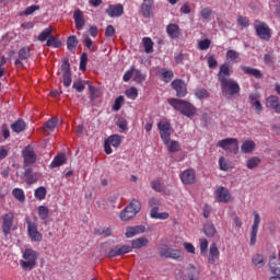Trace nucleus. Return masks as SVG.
<instances>
[{
    "mask_svg": "<svg viewBox=\"0 0 280 280\" xmlns=\"http://www.w3.org/2000/svg\"><path fill=\"white\" fill-rule=\"evenodd\" d=\"M231 70L229 62H223L220 65L219 72H218V81L220 82V88L222 95L230 100L232 97L240 96L241 88L237 81L234 79H230Z\"/></svg>",
    "mask_w": 280,
    "mask_h": 280,
    "instance_id": "obj_1",
    "label": "nucleus"
},
{
    "mask_svg": "<svg viewBox=\"0 0 280 280\" xmlns=\"http://www.w3.org/2000/svg\"><path fill=\"white\" fill-rule=\"evenodd\" d=\"M168 104L175 110H178L182 115L188 118L194 117L197 113L195 105H191V103H188V101H183L182 98H168Z\"/></svg>",
    "mask_w": 280,
    "mask_h": 280,
    "instance_id": "obj_2",
    "label": "nucleus"
},
{
    "mask_svg": "<svg viewBox=\"0 0 280 280\" xmlns=\"http://www.w3.org/2000/svg\"><path fill=\"white\" fill-rule=\"evenodd\" d=\"M39 254L37 250L26 248L23 252L22 260H20V266L23 270H33L37 266Z\"/></svg>",
    "mask_w": 280,
    "mask_h": 280,
    "instance_id": "obj_3",
    "label": "nucleus"
},
{
    "mask_svg": "<svg viewBox=\"0 0 280 280\" xmlns=\"http://www.w3.org/2000/svg\"><path fill=\"white\" fill-rule=\"evenodd\" d=\"M254 30L256 31V35L265 42H269L271 38V28L270 26L264 22V21H259V20H255L254 22Z\"/></svg>",
    "mask_w": 280,
    "mask_h": 280,
    "instance_id": "obj_4",
    "label": "nucleus"
},
{
    "mask_svg": "<svg viewBox=\"0 0 280 280\" xmlns=\"http://www.w3.org/2000/svg\"><path fill=\"white\" fill-rule=\"evenodd\" d=\"M158 129L164 145L170 144V141H172V122L170 120H160Z\"/></svg>",
    "mask_w": 280,
    "mask_h": 280,
    "instance_id": "obj_5",
    "label": "nucleus"
},
{
    "mask_svg": "<svg viewBox=\"0 0 280 280\" xmlns=\"http://www.w3.org/2000/svg\"><path fill=\"white\" fill-rule=\"evenodd\" d=\"M139 211H141V202H139L137 199H133L130 205L120 212V220L128 221L135 218Z\"/></svg>",
    "mask_w": 280,
    "mask_h": 280,
    "instance_id": "obj_6",
    "label": "nucleus"
},
{
    "mask_svg": "<svg viewBox=\"0 0 280 280\" xmlns=\"http://www.w3.org/2000/svg\"><path fill=\"white\" fill-rule=\"evenodd\" d=\"M25 222L27 224V234L32 242H42L44 236L38 231V224L33 222L30 217L25 218Z\"/></svg>",
    "mask_w": 280,
    "mask_h": 280,
    "instance_id": "obj_7",
    "label": "nucleus"
},
{
    "mask_svg": "<svg viewBox=\"0 0 280 280\" xmlns=\"http://www.w3.org/2000/svg\"><path fill=\"white\" fill-rule=\"evenodd\" d=\"M159 205H160V202L156 198L149 199V207L152 208L150 211V218L156 219V220L170 219V213H167V212L159 213Z\"/></svg>",
    "mask_w": 280,
    "mask_h": 280,
    "instance_id": "obj_8",
    "label": "nucleus"
},
{
    "mask_svg": "<svg viewBox=\"0 0 280 280\" xmlns=\"http://www.w3.org/2000/svg\"><path fill=\"white\" fill-rule=\"evenodd\" d=\"M23 166L25 168L33 166L37 162V154L33 147L28 145L22 151Z\"/></svg>",
    "mask_w": 280,
    "mask_h": 280,
    "instance_id": "obj_9",
    "label": "nucleus"
},
{
    "mask_svg": "<svg viewBox=\"0 0 280 280\" xmlns=\"http://www.w3.org/2000/svg\"><path fill=\"white\" fill-rule=\"evenodd\" d=\"M218 147L224 151H230L231 153L236 154L238 152V141L237 138H224L218 142Z\"/></svg>",
    "mask_w": 280,
    "mask_h": 280,
    "instance_id": "obj_10",
    "label": "nucleus"
},
{
    "mask_svg": "<svg viewBox=\"0 0 280 280\" xmlns=\"http://www.w3.org/2000/svg\"><path fill=\"white\" fill-rule=\"evenodd\" d=\"M61 73H62L63 86L70 88L72 84V72H71V65L68 59L63 60L61 63Z\"/></svg>",
    "mask_w": 280,
    "mask_h": 280,
    "instance_id": "obj_11",
    "label": "nucleus"
},
{
    "mask_svg": "<svg viewBox=\"0 0 280 280\" xmlns=\"http://www.w3.org/2000/svg\"><path fill=\"white\" fill-rule=\"evenodd\" d=\"M2 224H1V230L4 236H8L11 234L13 224H14V213L9 212L5 213L1 217Z\"/></svg>",
    "mask_w": 280,
    "mask_h": 280,
    "instance_id": "obj_12",
    "label": "nucleus"
},
{
    "mask_svg": "<svg viewBox=\"0 0 280 280\" xmlns=\"http://www.w3.org/2000/svg\"><path fill=\"white\" fill-rule=\"evenodd\" d=\"M110 145L113 148H119V145H121V138L118 136V133L109 136V138H107V140L104 142V151L107 155L113 153Z\"/></svg>",
    "mask_w": 280,
    "mask_h": 280,
    "instance_id": "obj_13",
    "label": "nucleus"
},
{
    "mask_svg": "<svg viewBox=\"0 0 280 280\" xmlns=\"http://www.w3.org/2000/svg\"><path fill=\"white\" fill-rule=\"evenodd\" d=\"M173 90L176 92L177 97H185L187 94V85L182 79H175L171 83Z\"/></svg>",
    "mask_w": 280,
    "mask_h": 280,
    "instance_id": "obj_14",
    "label": "nucleus"
},
{
    "mask_svg": "<svg viewBox=\"0 0 280 280\" xmlns=\"http://www.w3.org/2000/svg\"><path fill=\"white\" fill-rule=\"evenodd\" d=\"M73 20H74L75 28L78 31H82L86 24V20L84 16V12L81 9L74 10Z\"/></svg>",
    "mask_w": 280,
    "mask_h": 280,
    "instance_id": "obj_15",
    "label": "nucleus"
},
{
    "mask_svg": "<svg viewBox=\"0 0 280 280\" xmlns=\"http://www.w3.org/2000/svg\"><path fill=\"white\" fill-rule=\"evenodd\" d=\"M260 223V215L258 212H254V223L252 226V232H250V246H254L257 242V233H258V228Z\"/></svg>",
    "mask_w": 280,
    "mask_h": 280,
    "instance_id": "obj_16",
    "label": "nucleus"
},
{
    "mask_svg": "<svg viewBox=\"0 0 280 280\" xmlns=\"http://www.w3.org/2000/svg\"><path fill=\"white\" fill-rule=\"evenodd\" d=\"M105 13L109 18H120L121 15H124V4H109L108 8L105 10Z\"/></svg>",
    "mask_w": 280,
    "mask_h": 280,
    "instance_id": "obj_17",
    "label": "nucleus"
},
{
    "mask_svg": "<svg viewBox=\"0 0 280 280\" xmlns=\"http://www.w3.org/2000/svg\"><path fill=\"white\" fill-rule=\"evenodd\" d=\"M130 252H132V247H130V245L116 246L108 252L107 256L109 258H115L128 254Z\"/></svg>",
    "mask_w": 280,
    "mask_h": 280,
    "instance_id": "obj_18",
    "label": "nucleus"
},
{
    "mask_svg": "<svg viewBox=\"0 0 280 280\" xmlns=\"http://www.w3.org/2000/svg\"><path fill=\"white\" fill-rule=\"evenodd\" d=\"M266 107L275 110L276 114H280V101L278 96L270 95L266 98Z\"/></svg>",
    "mask_w": 280,
    "mask_h": 280,
    "instance_id": "obj_19",
    "label": "nucleus"
},
{
    "mask_svg": "<svg viewBox=\"0 0 280 280\" xmlns=\"http://www.w3.org/2000/svg\"><path fill=\"white\" fill-rule=\"evenodd\" d=\"M179 177L184 185H192L196 182L195 172L191 168L184 171Z\"/></svg>",
    "mask_w": 280,
    "mask_h": 280,
    "instance_id": "obj_20",
    "label": "nucleus"
},
{
    "mask_svg": "<svg viewBox=\"0 0 280 280\" xmlns=\"http://www.w3.org/2000/svg\"><path fill=\"white\" fill-rule=\"evenodd\" d=\"M166 34L172 39H177V38L182 37L180 28L176 23H170L166 25Z\"/></svg>",
    "mask_w": 280,
    "mask_h": 280,
    "instance_id": "obj_21",
    "label": "nucleus"
},
{
    "mask_svg": "<svg viewBox=\"0 0 280 280\" xmlns=\"http://www.w3.org/2000/svg\"><path fill=\"white\" fill-rule=\"evenodd\" d=\"M219 258H220V252L217 247V244L212 243L209 248L208 262L210 265H215Z\"/></svg>",
    "mask_w": 280,
    "mask_h": 280,
    "instance_id": "obj_22",
    "label": "nucleus"
},
{
    "mask_svg": "<svg viewBox=\"0 0 280 280\" xmlns=\"http://www.w3.org/2000/svg\"><path fill=\"white\" fill-rule=\"evenodd\" d=\"M217 198L219 202L228 203L230 202L232 196L230 191L224 187H219L215 191Z\"/></svg>",
    "mask_w": 280,
    "mask_h": 280,
    "instance_id": "obj_23",
    "label": "nucleus"
},
{
    "mask_svg": "<svg viewBox=\"0 0 280 280\" xmlns=\"http://www.w3.org/2000/svg\"><path fill=\"white\" fill-rule=\"evenodd\" d=\"M145 233V226L143 225H136V226H128L126 229V233H125V236L127 238H131V237H135L139 234H143Z\"/></svg>",
    "mask_w": 280,
    "mask_h": 280,
    "instance_id": "obj_24",
    "label": "nucleus"
},
{
    "mask_svg": "<svg viewBox=\"0 0 280 280\" xmlns=\"http://www.w3.org/2000/svg\"><path fill=\"white\" fill-rule=\"evenodd\" d=\"M151 187L156 192H160V194H163V195H170L171 194L170 189H167L165 187V185L163 183H161L160 179L153 180L151 183Z\"/></svg>",
    "mask_w": 280,
    "mask_h": 280,
    "instance_id": "obj_25",
    "label": "nucleus"
},
{
    "mask_svg": "<svg viewBox=\"0 0 280 280\" xmlns=\"http://www.w3.org/2000/svg\"><path fill=\"white\" fill-rule=\"evenodd\" d=\"M26 122L25 120H22V118H19V120H15V122H12L11 130L15 133H21L26 130Z\"/></svg>",
    "mask_w": 280,
    "mask_h": 280,
    "instance_id": "obj_26",
    "label": "nucleus"
},
{
    "mask_svg": "<svg viewBox=\"0 0 280 280\" xmlns=\"http://www.w3.org/2000/svg\"><path fill=\"white\" fill-rule=\"evenodd\" d=\"M152 7H154V2L143 1L141 4L140 10L144 19H150L152 16Z\"/></svg>",
    "mask_w": 280,
    "mask_h": 280,
    "instance_id": "obj_27",
    "label": "nucleus"
},
{
    "mask_svg": "<svg viewBox=\"0 0 280 280\" xmlns=\"http://www.w3.org/2000/svg\"><path fill=\"white\" fill-rule=\"evenodd\" d=\"M241 69L247 75H253L257 80L262 79V74L260 70H257V68H249V66H242Z\"/></svg>",
    "mask_w": 280,
    "mask_h": 280,
    "instance_id": "obj_28",
    "label": "nucleus"
},
{
    "mask_svg": "<svg viewBox=\"0 0 280 280\" xmlns=\"http://www.w3.org/2000/svg\"><path fill=\"white\" fill-rule=\"evenodd\" d=\"M256 143L253 140H246L241 145V151L244 154H250L255 151Z\"/></svg>",
    "mask_w": 280,
    "mask_h": 280,
    "instance_id": "obj_29",
    "label": "nucleus"
},
{
    "mask_svg": "<svg viewBox=\"0 0 280 280\" xmlns=\"http://www.w3.org/2000/svg\"><path fill=\"white\" fill-rule=\"evenodd\" d=\"M67 163V155L65 153H61L54 158L52 162L50 163V168H57L62 166L63 164Z\"/></svg>",
    "mask_w": 280,
    "mask_h": 280,
    "instance_id": "obj_30",
    "label": "nucleus"
},
{
    "mask_svg": "<svg viewBox=\"0 0 280 280\" xmlns=\"http://www.w3.org/2000/svg\"><path fill=\"white\" fill-rule=\"evenodd\" d=\"M149 243H150V241H148V238H145V237H139L137 240H133L131 242V246H130L131 252H132V249H141L142 247L148 246Z\"/></svg>",
    "mask_w": 280,
    "mask_h": 280,
    "instance_id": "obj_31",
    "label": "nucleus"
},
{
    "mask_svg": "<svg viewBox=\"0 0 280 280\" xmlns=\"http://www.w3.org/2000/svg\"><path fill=\"white\" fill-rule=\"evenodd\" d=\"M269 268H270L272 275L280 277V261L276 257L270 258Z\"/></svg>",
    "mask_w": 280,
    "mask_h": 280,
    "instance_id": "obj_32",
    "label": "nucleus"
},
{
    "mask_svg": "<svg viewBox=\"0 0 280 280\" xmlns=\"http://www.w3.org/2000/svg\"><path fill=\"white\" fill-rule=\"evenodd\" d=\"M78 45H79V39H78L77 35H70L67 38V48H68V50H70V51L75 50Z\"/></svg>",
    "mask_w": 280,
    "mask_h": 280,
    "instance_id": "obj_33",
    "label": "nucleus"
},
{
    "mask_svg": "<svg viewBox=\"0 0 280 280\" xmlns=\"http://www.w3.org/2000/svg\"><path fill=\"white\" fill-rule=\"evenodd\" d=\"M142 44L147 54H152L154 51V42L151 37H143Z\"/></svg>",
    "mask_w": 280,
    "mask_h": 280,
    "instance_id": "obj_34",
    "label": "nucleus"
},
{
    "mask_svg": "<svg viewBox=\"0 0 280 280\" xmlns=\"http://www.w3.org/2000/svg\"><path fill=\"white\" fill-rule=\"evenodd\" d=\"M161 74H162V81L166 84L172 82V79L174 78L173 70H167V68H162Z\"/></svg>",
    "mask_w": 280,
    "mask_h": 280,
    "instance_id": "obj_35",
    "label": "nucleus"
},
{
    "mask_svg": "<svg viewBox=\"0 0 280 280\" xmlns=\"http://www.w3.org/2000/svg\"><path fill=\"white\" fill-rule=\"evenodd\" d=\"M52 35V28L46 27L42 33L37 36V40L40 43H44L49 39V37Z\"/></svg>",
    "mask_w": 280,
    "mask_h": 280,
    "instance_id": "obj_36",
    "label": "nucleus"
},
{
    "mask_svg": "<svg viewBox=\"0 0 280 280\" xmlns=\"http://www.w3.org/2000/svg\"><path fill=\"white\" fill-rule=\"evenodd\" d=\"M47 47L60 48L62 47V42L56 36L51 35L46 42Z\"/></svg>",
    "mask_w": 280,
    "mask_h": 280,
    "instance_id": "obj_37",
    "label": "nucleus"
},
{
    "mask_svg": "<svg viewBox=\"0 0 280 280\" xmlns=\"http://www.w3.org/2000/svg\"><path fill=\"white\" fill-rule=\"evenodd\" d=\"M31 56H32L31 48L28 46H24L19 50L20 60H28Z\"/></svg>",
    "mask_w": 280,
    "mask_h": 280,
    "instance_id": "obj_38",
    "label": "nucleus"
},
{
    "mask_svg": "<svg viewBox=\"0 0 280 280\" xmlns=\"http://www.w3.org/2000/svg\"><path fill=\"white\" fill-rule=\"evenodd\" d=\"M252 262L255 267L261 268L265 266L266 261L264 259V256L260 254H256L252 258Z\"/></svg>",
    "mask_w": 280,
    "mask_h": 280,
    "instance_id": "obj_39",
    "label": "nucleus"
},
{
    "mask_svg": "<svg viewBox=\"0 0 280 280\" xmlns=\"http://www.w3.org/2000/svg\"><path fill=\"white\" fill-rule=\"evenodd\" d=\"M261 163V160L257 156H253L250 159L247 160L246 162V167L248 170H254L256 167H258V165Z\"/></svg>",
    "mask_w": 280,
    "mask_h": 280,
    "instance_id": "obj_40",
    "label": "nucleus"
},
{
    "mask_svg": "<svg viewBox=\"0 0 280 280\" xmlns=\"http://www.w3.org/2000/svg\"><path fill=\"white\" fill-rule=\"evenodd\" d=\"M168 258L182 261L184 259V253L180 252L179 249H173L171 248V253L168 255Z\"/></svg>",
    "mask_w": 280,
    "mask_h": 280,
    "instance_id": "obj_41",
    "label": "nucleus"
},
{
    "mask_svg": "<svg viewBox=\"0 0 280 280\" xmlns=\"http://www.w3.org/2000/svg\"><path fill=\"white\" fill-rule=\"evenodd\" d=\"M38 217L40 220L46 221L49 217V208L46 206H39L38 209Z\"/></svg>",
    "mask_w": 280,
    "mask_h": 280,
    "instance_id": "obj_42",
    "label": "nucleus"
},
{
    "mask_svg": "<svg viewBox=\"0 0 280 280\" xmlns=\"http://www.w3.org/2000/svg\"><path fill=\"white\" fill-rule=\"evenodd\" d=\"M217 230L212 223H207L203 225V233L208 237H213L215 234Z\"/></svg>",
    "mask_w": 280,
    "mask_h": 280,
    "instance_id": "obj_43",
    "label": "nucleus"
},
{
    "mask_svg": "<svg viewBox=\"0 0 280 280\" xmlns=\"http://www.w3.org/2000/svg\"><path fill=\"white\" fill-rule=\"evenodd\" d=\"M12 195L20 202H24L26 200V196L23 189H19V188L13 189Z\"/></svg>",
    "mask_w": 280,
    "mask_h": 280,
    "instance_id": "obj_44",
    "label": "nucleus"
},
{
    "mask_svg": "<svg viewBox=\"0 0 280 280\" xmlns=\"http://www.w3.org/2000/svg\"><path fill=\"white\" fill-rule=\"evenodd\" d=\"M198 276H199L198 270L194 266H191L188 269V273L184 280H198Z\"/></svg>",
    "mask_w": 280,
    "mask_h": 280,
    "instance_id": "obj_45",
    "label": "nucleus"
},
{
    "mask_svg": "<svg viewBox=\"0 0 280 280\" xmlns=\"http://www.w3.org/2000/svg\"><path fill=\"white\" fill-rule=\"evenodd\" d=\"M34 196L39 201L45 200L47 196V189L45 187H39L35 190Z\"/></svg>",
    "mask_w": 280,
    "mask_h": 280,
    "instance_id": "obj_46",
    "label": "nucleus"
},
{
    "mask_svg": "<svg viewBox=\"0 0 280 280\" xmlns=\"http://www.w3.org/2000/svg\"><path fill=\"white\" fill-rule=\"evenodd\" d=\"M88 63H89V55L88 52H82V55L80 56V70L86 71Z\"/></svg>",
    "mask_w": 280,
    "mask_h": 280,
    "instance_id": "obj_47",
    "label": "nucleus"
},
{
    "mask_svg": "<svg viewBox=\"0 0 280 280\" xmlns=\"http://www.w3.org/2000/svg\"><path fill=\"white\" fill-rule=\"evenodd\" d=\"M58 126V119L57 118H50L47 120L44 125V130L48 129L50 131H54Z\"/></svg>",
    "mask_w": 280,
    "mask_h": 280,
    "instance_id": "obj_48",
    "label": "nucleus"
},
{
    "mask_svg": "<svg viewBox=\"0 0 280 280\" xmlns=\"http://www.w3.org/2000/svg\"><path fill=\"white\" fill-rule=\"evenodd\" d=\"M84 46L89 49L90 52L96 51V46L93 39L90 36H86L83 40Z\"/></svg>",
    "mask_w": 280,
    "mask_h": 280,
    "instance_id": "obj_49",
    "label": "nucleus"
},
{
    "mask_svg": "<svg viewBox=\"0 0 280 280\" xmlns=\"http://www.w3.org/2000/svg\"><path fill=\"white\" fill-rule=\"evenodd\" d=\"M125 98L124 96H117V98H115L114 101V105L112 107V109L114 112H119L121 109V106L124 105Z\"/></svg>",
    "mask_w": 280,
    "mask_h": 280,
    "instance_id": "obj_50",
    "label": "nucleus"
},
{
    "mask_svg": "<svg viewBox=\"0 0 280 280\" xmlns=\"http://www.w3.org/2000/svg\"><path fill=\"white\" fill-rule=\"evenodd\" d=\"M133 81H136L138 84L143 83L145 81V74L141 72V70H135L133 71Z\"/></svg>",
    "mask_w": 280,
    "mask_h": 280,
    "instance_id": "obj_51",
    "label": "nucleus"
},
{
    "mask_svg": "<svg viewBox=\"0 0 280 280\" xmlns=\"http://www.w3.org/2000/svg\"><path fill=\"white\" fill-rule=\"evenodd\" d=\"M125 94L130 100H137V97H139V90H137V88H129V90H126Z\"/></svg>",
    "mask_w": 280,
    "mask_h": 280,
    "instance_id": "obj_52",
    "label": "nucleus"
},
{
    "mask_svg": "<svg viewBox=\"0 0 280 280\" xmlns=\"http://www.w3.org/2000/svg\"><path fill=\"white\" fill-rule=\"evenodd\" d=\"M238 58H240V54H238L236 50H234V49H229V50L226 51V59H228L229 61L235 62Z\"/></svg>",
    "mask_w": 280,
    "mask_h": 280,
    "instance_id": "obj_53",
    "label": "nucleus"
},
{
    "mask_svg": "<svg viewBox=\"0 0 280 280\" xmlns=\"http://www.w3.org/2000/svg\"><path fill=\"white\" fill-rule=\"evenodd\" d=\"M195 96L198 98V100H205V98H208L210 96L209 92L207 90H205L203 88L199 89V90H196L195 92Z\"/></svg>",
    "mask_w": 280,
    "mask_h": 280,
    "instance_id": "obj_54",
    "label": "nucleus"
},
{
    "mask_svg": "<svg viewBox=\"0 0 280 280\" xmlns=\"http://www.w3.org/2000/svg\"><path fill=\"white\" fill-rule=\"evenodd\" d=\"M25 178H26V179H25V183H26L27 185H32V184H35V183L38 182L39 176H38V174L33 173V174L25 175Z\"/></svg>",
    "mask_w": 280,
    "mask_h": 280,
    "instance_id": "obj_55",
    "label": "nucleus"
},
{
    "mask_svg": "<svg viewBox=\"0 0 280 280\" xmlns=\"http://www.w3.org/2000/svg\"><path fill=\"white\" fill-rule=\"evenodd\" d=\"M166 148L172 153H176L180 150V145L177 141H170V143L166 145Z\"/></svg>",
    "mask_w": 280,
    "mask_h": 280,
    "instance_id": "obj_56",
    "label": "nucleus"
},
{
    "mask_svg": "<svg viewBox=\"0 0 280 280\" xmlns=\"http://www.w3.org/2000/svg\"><path fill=\"white\" fill-rule=\"evenodd\" d=\"M172 252V248H170L167 245H163L159 248V254L161 257L170 258V254Z\"/></svg>",
    "mask_w": 280,
    "mask_h": 280,
    "instance_id": "obj_57",
    "label": "nucleus"
},
{
    "mask_svg": "<svg viewBox=\"0 0 280 280\" xmlns=\"http://www.w3.org/2000/svg\"><path fill=\"white\" fill-rule=\"evenodd\" d=\"M39 9H40L39 5H37V4H32V5L27 7V8H25L23 14L26 15V16H28V15L34 14V13H35L36 11H38Z\"/></svg>",
    "mask_w": 280,
    "mask_h": 280,
    "instance_id": "obj_58",
    "label": "nucleus"
},
{
    "mask_svg": "<svg viewBox=\"0 0 280 280\" xmlns=\"http://www.w3.org/2000/svg\"><path fill=\"white\" fill-rule=\"evenodd\" d=\"M237 24H238V26H241L243 28H247L249 26L248 18L243 16V15H238L237 16Z\"/></svg>",
    "mask_w": 280,
    "mask_h": 280,
    "instance_id": "obj_59",
    "label": "nucleus"
},
{
    "mask_svg": "<svg viewBox=\"0 0 280 280\" xmlns=\"http://www.w3.org/2000/svg\"><path fill=\"white\" fill-rule=\"evenodd\" d=\"M72 88L77 90L78 93H82L85 91L84 81H74Z\"/></svg>",
    "mask_w": 280,
    "mask_h": 280,
    "instance_id": "obj_60",
    "label": "nucleus"
},
{
    "mask_svg": "<svg viewBox=\"0 0 280 280\" xmlns=\"http://www.w3.org/2000/svg\"><path fill=\"white\" fill-rule=\"evenodd\" d=\"M210 45H211V40L209 38L201 39L198 43V47H199L200 50L209 49Z\"/></svg>",
    "mask_w": 280,
    "mask_h": 280,
    "instance_id": "obj_61",
    "label": "nucleus"
},
{
    "mask_svg": "<svg viewBox=\"0 0 280 280\" xmlns=\"http://www.w3.org/2000/svg\"><path fill=\"white\" fill-rule=\"evenodd\" d=\"M199 243H200V254L201 256H205L207 254L209 243L206 238H201Z\"/></svg>",
    "mask_w": 280,
    "mask_h": 280,
    "instance_id": "obj_62",
    "label": "nucleus"
},
{
    "mask_svg": "<svg viewBox=\"0 0 280 280\" xmlns=\"http://www.w3.org/2000/svg\"><path fill=\"white\" fill-rule=\"evenodd\" d=\"M135 74V66H131L130 70H127L122 77L124 82H128Z\"/></svg>",
    "mask_w": 280,
    "mask_h": 280,
    "instance_id": "obj_63",
    "label": "nucleus"
},
{
    "mask_svg": "<svg viewBox=\"0 0 280 280\" xmlns=\"http://www.w3.org/2000/svg\"><path fill=\"white\" fill-rule=\"evenodd\" d=\"M219 165H220V170L223 171V172H228L229 168H230V166H229L226 160H225L223 156H221V158L219 159Z\"/></svg>",
    "mask_w": 280,
    "mask_h": 280,
    "instance_id": "obj_64",
    "label": "nucleus"
}]
</instances>
